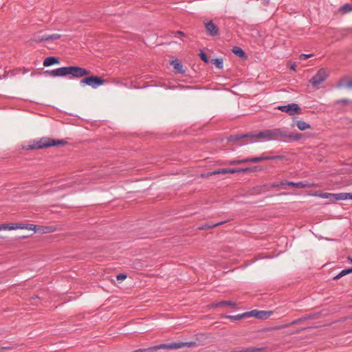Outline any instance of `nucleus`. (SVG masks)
Instances as JSON below:
<instances>
[{"mask_svg":"<svg viewBox=\"0 0 352 352\" xmlns=\"http://www.w3.org/2000/svg\"><path fill=\"white\" fill-rule=\"evenodd\" d=\"M283 135H286L284 131L280 129H274L260 131L257 133L252 134L251 136L258 140L268 141L281 138Z\"/></svg>","mask_w":352,"mask_h":352,"instance_id":"1","label":"nucleus"},{"mask_svg":"<svg viewBox=\"0 0 352 352\" xmlns=\"http://www.w3.org/2000/svg\"><path fill=\"white\" fill-rule=\"evenodd\" d=\"M65 144V142L63 140H55L49 138H41L39 141L36 142L33 148H41L56 145H63Z\"/></svg>","mask_w":352,"mask_h":352,"instance_id":"2","label":"nucleus"},{"mask_svg":"<svg viewBox=\"0 0 352 352\" xmlns=\"http://www.w3.org/2000/svg\"><path fill=\"white\" fill-rule=\"evenodd\" d=\"M329 74L327 70L323 68L320 69L310 82L314 87L318 88L319 85L326 80Z\"/></svg>","mask_w":352,"mask_h":352,"instance_id":"3","label":"nucleus"},{"mask_svg":"<svg viewBox=\"0 0 352 352\" xmlns=\"http://www.w3.org/2000/svg\"><path fill=\"white\" fill-rule=\"evenodd\" d=\"M277 109L283 112L287 113L290 116H294L296 114H300L301 113V109L298 104L296 103H291L287 105L278 106Z\"/></svg>","mask_w":352,"mask_h":352,"instance_id":"4","label":"nucleus"},{"mask_svg":"<svg viewBox=\"0 0 352 352\" xmlns=\"http://www.w3.org/2000/svg\"><path fill=\"white\" fill-rule=\"evenodd\" d=\"M104 81L102 80L98 76H89L88 78H85L81 80V84H85L89 86H91L93 88H96L102 85H103Z\"/></svg>","mask_w":352,"mask_h":352,"instance_id":"5","label":"nucleus"},{"mask_svg":"<svg viewBox=\"0 0 352 352\" xmlns=\"http://www.w3.org/2000/svg\"><path fill=\"white\" fill-rule=\"evenodd\" d=\"M250 170V168H221L217 170H214L212 172H210L207 173L206 176L208 177L213 175H219V174H226V173H245Z\"/></svg>","mask_w":352,"mask_h":352,"instance_id":"6","label":"nucleus"},{"mask_svg":"<svg viewBox=\"0 0 352 352\" xmlns=\"http://www.w3.org/2000/svg\"><path fill=\"white\" fill-rule=\"evenodd\" d=\"M89 74V72L79 67H68V75L71 74L74 77L80 78Z\"/></svg>","mask_w":352,"mask_h":352,"instance_id":"7","label":"nucleus"},{"mask_svg":"<svg viewBox=\"0 0 352 352\" xmlns=\"http://www.w3.org/2000/svg\"><path fill=\"white\" fill-rule=\"evenodd\" d=\"M196 344L194 342H174L169 344H164L160 346V348H165V349H180L184 346H194Z\"/></svg>","mask_w":352,"mask_h":352,"instance_id":"8","label":"nucleus"},{"mask_svg":"<svg viewBox=\"0 0 352 352\" xmlns=\"http://www.w3.org/2000/svg\"><path fill=\"white\" fill-rule=\"evenodd\" d=\"M61 37L59 34H44L42 36L35 35L33 40L36 42H42L48 40H56Z\"/></svg>","mask_w":352,"mask_h":352,"instance_id":"9","label":"nucleus"},{"mask_svg":"<svg viewBox=\"0 0 352 352\" xmlns=\"http://www.w3.org/2000/svg\"><path fill=\"white\" fill-rule=\"evenodd\" d=\"M245 314L256 318L266 319L272 315V311L252 310Z\"/></svg>","mask_w":352,"mask_h":352,"instance_id":"10","label":"nucleus"},{"mask_svg":"<svg viewBox=\"0 0 352 352\" xmlns=\"http://www.w3.org/2000/svg\"><path fill=\"white\" fill-rule=\"evenodd\" d=\"M51 76L56 77V76H65L68 75V67H63L60 68H57L56 69H53L50 72H46Z\"/></svg>","mask_w":352,"mask_h":352,"instance_id":"11","label":"nucleus"},{"mask_svg":"<svg viewBox=\"0 0 352 352\" xmlns=\"http://www.w3.org/2000/svg\"><path fill=\"white\" fill-rule=\"evenodd\" d=\"M204 24H205V28H206V32L209 35H210L212 36H214L218 34L219 29H218L217 26L215 25L212 21L206 22Z\"/></svg>","mask_w":352,"mask_h":352,"instance_id":"12","label":"nucleus"},{"mask_svg":"<svg viewBox=\"0 0 352 352\" xmlns=\"http://www.w3.org/2000/svg\"><path fill=\"white\" fill-rule=\"evenodd\" d=\"M268 157H248L243 160H240L241 164L247 163V162H259L263 160H267Z\"/></svg>","mask_w":352,"mask_h":352,"instance_id":"13","label":"nucleus"},{"mask_svg":"<svg viewBox=\"0 0 352 352\" xmlns=\"http://www.w3.org/2000/svg\"><path fill=\"white\" fill-rule=\"evenodd\" d=\"M58 63H59V61L56 58H55L54 56H50V57L46 58L44 60L43 65L45 67H49L52 65L57 64Z\"/></svg>","mask_w":352,"mask_h":352,"instance_id":"14","label":"nucleus"},{"mask_svg":"<svg viewBox=\"0 0 352 352\" xmlns=\"http://www.w3.org/2000/svg\"><path fill=\"white\" fill-rule=\"evenodd\" d=\"M171 65H173V68L177 73L182 74L184 72V71L183 69V66L179 60H173L171 62Z\"/></svg>","mask_w":352,"mask_h":352,"instance_id":"15","label":"nucleus"},{"mask_svg":"<svg viewBox=\"0 0 352 352\" xmlns=\"http://www.w3.org/2000/svg\"><path fill=\"white\" fill-rule=\"evenodd\" d=\"M287 185L292 186V187L298 188H307V187L311 186V185L309 183H303V182L295 183L293 182H288L287 183Z\"/></svg>","mask_w":352,"mask_h":352,"instance_id":"16","label":"nucleus"},{"mask_svg":"<svg viewBox=\"0 0 352 352\" xmlns=\"http://www.w3.org/2000/svg\"><path fill=\"white\" fill-rule=\"evenodd\" d=\"M296 125L298 127V129H300V131H305L311 128L310 124H307V122L302 120H297L296 122Z\"/></svg>","mask_w":352,"mask_h":352,"instance_id":"17","label":"nucleus"},{"mask_svg":"<svg viewBox=\"0 0 352 352\" xmlns=\"http://www.w3.org/2000/svg\"><path fill=\"white\" fill-rule=\"evenodd\" d=\"M339 87L352 89V80L344 78L338 84Z\"/></svg>","mask_w":352,"mask_h":352,"instance_id":"18","label":"nucleus"},{"mask_svg":"<svg viewBox=\"0 0 352 352\" xmlns=\"http://www.w3.org/2000/svg\"><path fill=\"white\" fill-rule=\"evenodd\" d=\"M54 230H55V228L52 226L37 227V232H40L42 234L52 232Z\"/></svg>","mask_w":352,"mask_h":352,"instance_id":"19","label":"nucleus"},{"mask_svg":"<svg viewBox=\"0 0 352 352\" xmlns=\"http://www.w3.org/2000/svg\"><path fill=\"white\" fill-rule=\"evenodd\" d=\"M286 133V135H283L282 138H287L293 140H298L301 138L302 135L300 133H287L286 131H284Z\"/></svg>","mask_w":352,"mask_h":352,"instance_id":"20","label":"nucleus"},{"mask_svg":"<svg viewBox=\"0 0 352 352\" xmlns=\"http://www.w3.org/2000/svg\"><path fill=\"white\" fill-rule=\"evenodd\" d=\"M348 199V192H341L333 194V200H346Z\"/></svg>","mask_w":352,"mask_h":352,"instance_id":"21","label":"nucleus"},{"mask_svg":"<svg viewBox=\"0 0 352 352\" xmlns=\"http://www.w3.org/2000/svg\"><path fill=\"white\" fill-rule=\"evenodd\" d=\"M235 305V303L230 300L227 301H221L218 303H216L213 305L214 307H219V306H230L234 307Z\"/></svg>","mask_w":352,"mask_h":352,"instance_id":"22","label":"nucleus"},{"mask_svg":"<svg viewBox=\"0 0 352 352\" xmlns=\"http://www.w3.org/2000/svg\"><path fill=\"white\" fill-rule=\"evenodd\" d=\"M232 52L239 57H243L245 56V53L243 50L239 47H234L232 50Z\"/></svg>","mask_w":352,"mask_h":352,"instance_id":"23","label":"nucleus"},{"mask_svg":"<svg viewBox=\"0 0 352 352\" xmlns=\"http://www.w3.org/2000/svg\"><path fill=\"white\" fill-rule=\"evenodd\" d=\"M212 62L219 69H222L223 67V62L221 58L212 59Z\"/></svg>","mask_w":352,"mask_h":352,"instance_id":"24","label":"nucleus"},{"mask_svg":"<svg viewBox=\"0 0 352 352\" xmlns=\"http://www.w3.org/2000/svg\"><path fill=\"white\" fill-rule=\"evenodd\" d=\"M349 273H352V268L342 270L337 276L334 277V279H338Z\"/></svg>","mask_w":352,"mask_h":352,"instance_id":"25","label":"nucleus"},{"mask_svg":"<svg viewBox=\"0 0 352 352\" xmlns=\"http://www.w3.org/2000/svg\"><path fill=\"white\" fill-rule=\"evenodd\" d=\"M14 230V223L9 224H1L0 225V230Z\"/></svg>","mask_w":352,"mask_h":352,"instance_id":"26","label":"nucleus"},{"mask_svg":"<svg viewBox=\"0 0 352 352\" xmlns=\"http://www.w3.org/2000/svg\"><path fill=\"white\" fill-rule=\"evenodd\" d=\"M25 230H33L34 232H37V226L33 224H25Z\"/></svg>","mask_w":352,"mask_h":352,"instance_id":"27","label":"nucleus"},{"mask_svg":"<svg viewBox=\"0 0 352 352\" xmlns=\"http://www.w3.org/2000/svg\"><path fill=\"white\" fill-rule=\"evenodd\" d=\"M340 10L344 12H350L352 10V6L350 4L344 5Z\"/></svg>","mask_w":352,"mask_h":352,"instance_id":"28","label":"nucleus"},{"mask_svg":"<svg viewBox=\"0 0 352 352\" xmlns=\"http://www.w3.org/2000/svg\"><path fill=\"white\" fill-rule=\"evenodd\" d=\"M320 197L322 198L329 199L330 200H333V193H323Z\"/></svg>","mask_w":352,"mask_h":352,"instance_id":"29","label":"nucleus"},{"mask_svg":"<svg viewBox=\"0 0 352 352\" xmlns=\"http://www.w3.org/2000/svg\"><path fill=\"white\" fill-rule=\"evenodd\" d=\"M241 162L240 160H230L224 163V164L226 165H236V164H240Z\"/></svg>","mask_w":352,"mask_h":352,"instance_id":"30","label":"nucleus"},{"mask_svg":"<svg viewBox=\"0 0 352 352\" xmlns=\"http://www.w3.org/2000/svg\"><path fill=\"white\" fill-rule=\"evenodd\" d=\"M25 223H14V230L25 229Z\"/></svg>","mask_w":352,"mask_h":352,"instance_id":"31","label":"nucleus"},{"mask_svg":"<svg viewBox=\"0 0 352 352\" xmlns=\"http://www.w3.org/2000/svg\"><path fill=\"white\" fill-rule=\"evenodd\" d=\"M199 56H200V58H201V60L203 61H204L206 63H208L209 60H208V57H207V56H206V54L205 53L201 52L199 54Z\"/></svg>","mask_w":352,"mask_h":352,"instance_id":"32","label":"nucleus"},{"mask_svg":"<svg viewBox=\"0 0 352 352\" xmlns=\"http://www.w3.org/2000/svg\"><path fill=\"white\" fill-rule=\"evenodd\" d=\"M312 56H313V54H302L300 55L299 58L300 60H303V59L310 58Z\"/></svg>","mask_w":352,"mask_h":352,"instance_id":"33","label":"nucleus"},{"mask_svg":"<svg viewBox=\"0 0 352 352\" xmlns=\"http://www.w3.org/2000/svg\"><path fill=\"white\" fill-rule=\"evenodd\" d=\"M126 278V275L124 274H118L117 276H116V278L118 280H124L125 278Z\"/></svg>","mask_w":352,"mask_h":352,"instance_id":"34","label":"nucleus"},{"mask_svg":"<svg viewBox=\"0 0 352 352\" xmlns=\"http://www.w3.org/2000/svg\"><path fill=\"white\" fill-rule=\"evenodd\" d=\"M290 68L294 72L296 71V65L295 64H292Z\"/></svg>","mask_w":352,"mask_h":352,"instance_id":"35","label":"nucleus"},{"mask_svg":"<svg viewBox=\"0 0 352 352\" xmlns=\"http://www.w3.org/2000/svg\"><path fill=\"white\" fill-rule=\"evenodd\" d=\"M272 186H273V187H278V186H279V183L278 182L273 183L272 184Z\"/></svg>","mask_w":352,"mask_h":352,"instance_id":"36","label":"nucleus"},{"mask_svg":"<svg viewBox=\"0 0 352 352\" xmlns=\"http://www.w3.org/2000/svg\"><path fill=\"white\" fill-rule=\"evenodd\" d=\"M288 182H278L279 183V186H283V185H285L287 184Z\"/></svg>","mask_w":352,"mask_h":352,"instance_id":"37","label":"nucleus"},{"mask_svg":"<svg viewBox=\"0 0 352 352\" xmlns=\"http://www.w3.org/2000/svg\"><path fill=\"white\" fill-rule=\"evenodd\" d=\"M348 199H352V192H348Z\"/></svg>","mask_w":352,"mask_h":352,"instance_id":"38","label":"nucleus"},{"mask_svg":"<svg viewBox=\"0 0 352 352\" xmlns=\"http://www.w3.org/2000/svg\"><path fill=\"white\" fill-rule=\"evenodd\" d=\"M229 318H234V319L241 318H242V316H229Z\"/></svg>","mask_w":352,"mask_h":352,"instance_id":"39","label":"nucleus"},{"mask_svg":"<svg viewBox=\"0 0 352 352\" xmlns=\"http://www.w3.org/2000/svg\"><path fill=\"white\" fill-rule=\"evenodd\" d=\"M340 102H343V103H347L348 101L346 100H341V101H338L337 103H340Z\"/></svg>","mask_w":352,"mask_h":352,"instance_id":"40","label":"nucleus"},{"mask_svg":"<svg viewBox=\"0 0 352 352\" xmlns=\"http://www.w3.org/2000/svg\"><path fill=\"white\" fill-rule=\"evenodd\" d=\"M347 259H348L349 262L351 264H352V256H349V257L347 258Z\"/></svg>","mask_w":352,"mask_h":352,"instance_id":"41","label":"nucleus"},{"mask_svg":"<svg viewBox=\"0 0 352 352\" xmlns=\"http://www.w3.org/2000/svg\"><path fill=\"white\" fill-rule=\"evenodd\" d=\"M240 138L239 137H236V140H239Z\"/></svg>","mask_w":352,"mask_h":352,"instance_id":"42","label":"nucleus"},{"mask_svg":"<svg viewBox=\"0 0 352 352\" xmlns=\"http://www.w3.org/2000/svg\"><path fill=\"white\" fill-rule=\"evenodd\" d=\"M232 140V138H229V141H231Z\"/></svg>","mask_w":352,"mask_h":352,"instance_id":"43","label":"nucleus"},{"mask_svg":"<svg viewBox=\"0 0 352 352\" xmlns=\"http://www.w3.org/2000/svg\"><path fill=\"white\" fill-rule=\"evenodd\" d=\"M267 2H269V0H266Z\"/></svg>","mask_w":352,"mask_h":352,"instance_id":"44","label":"nucleus"}]
</instances>
